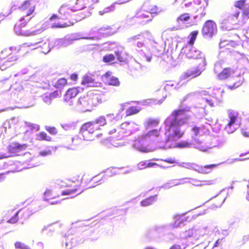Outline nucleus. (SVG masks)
<instances>
[{"instance_id":"0e129e2a","label":"nucleus","mask_w":249,"mask_h":249,"mask_svg":"<svg viewBox=\"0 0 249 249\" xmlns=\"http://www.w3.org/2000/svg\"><path fill=\"white\" fill-rule=\"evenodd\" d=\"M169 249H182L178 244H175L171 246Z\"/></svg>"},{"instance_id":"a18cd8bd","label":"nucleus","mask_w":249,"mask_h":249,"mask_svg":"<svg viewBox=\"0 0 249 249\" xmlns=\"http://www.w3.org/2000/svg\"><path fill=\"white\" fill-rule=\"evenodd\" d=\"M212 206L213 208H218L220 207L222 203V200H219V198H215L212 200Z\"/></svg>"},{"instance_id":"f704fd0d","label":"nucleus","mask_w":249,"mask_h":249,"mask_svg":"<svg viewBox=\"0 0 249 249\" xmlns=\"http://www.w3.org/2000/svg\"><path fill=\"white\" fill-rule=\"evenodd\" d=\"M147 12L149 14H158L161 12V10L156 5H150Z\"/></svg>"},{"instance_id":"49530a36","label":"nucleus","mask_w":249,"mask_h":249,"mask_svg":"<svg viewBox=\"0 0 249 249\" xmlns=\"http://www.w3.org/2000/svg\"><path fill=\"white\" fill-rule=\"evenodd\" d=\"M15 246L16 249H31L29 246L26 245L23 243L17 241L15 243Z\"/></svg>"},{"instance_id":"0eeeda50","label":"nucleus","mask_w":249,"mask_h":249,"mask_svg":"<svg viewBox=\"0 0 249 249\" xmlns=\"http://www.w3.org/2000/svg\"><path fill=\"white\" fill-rule=\"evenodd\" d=\"M203 64L201 68L196 67L193 68L190 70L184 72L182 75V78L186 79L187 78H194L201 74L202 71L204 70L206 65V60L204 58H202Z\"/></svg>"},{"instance_id":"c9c22d12","label":"nucleus","mask_w":249,"mask_h":249,"mask_svg":"<svg viewBox=\"0 0 249 249\" xmlns=\"http://www.w3.org/2000/svg\"><path fill=\"white\" fill-rule=\"evenodd\" d=\"M175 222L174 223V227H178L179 226V225L183 222L184 221V218H183V216L182 215H177L174 216Z\"/></svg>"},{"instance_id":"9b49d317","label":"nucleus","mask_w":249,"mask_h":249,"mask_svg":"<svg viewBox=\"0 0 249 249\" xmlns=\"http://www.w3.org/2000/svg\"><path fill=\"white\" fill-rule=\"evenodd\" d=\"M19 9L22 15L28 17L34 12L35 5L30 0H26L20 7Z\"/></svg>"},{"instance_id":"bb28decb","label":"nucleus","mask_w":249,"mask_h":249,"mask_svg":"<svg viewBox=\"0 0 249 249\" xmlns=\"http://www.w3.org/2000/svg\"><path fill=\"white\" fill-rule=\"evenodd\" d=\"M192 145V142L189 141H186L177 142L174 147L178 148H185L190 147Z\"/></svg>"},{"instance_id":"de8ad7c7","label":"nucleus","mask_w":249,"mask_h":249,"mask_svg":"<svg viewBox=\"0 0 249 249\" xmlns=\"http://www.w3.org/2000/svg\"><path fill=\"white\" fill-rule=\"evenodd\" d=\"M237 46V43L234 41H231L226 45V49L229 50H232V48H235Z\"/></svg>"},{"instance_id":"c756f323","label":"nucleus","mask_w":249,"mask_h":249,"mask_svg":"<svg viewBox=\"0 0 249 249\" xmlns=\"http://www.w3.org/2000/svg\"><path fill=\"white\" fill-rule=\"evenodd\" d=\"M155 201V196H150L142 201L141 204L142 206L145 207L153 204Z\"/></svg>"},{"instance_id":"7ed1b4c3","label":"nucleus","mask_w":249,"mask_h":249,"mask_svg":"<svg viewBox=\"0 0 249 249\" xmlns=\"http://www.w3.org/2000/svg\"><path fill=\"white\" fill-rule=\"evenodd\" d=\"M100 96L92 90L89 91L86 95L81 96L78 102L81 107L86 111H90L93 107L101 103Z\"/></svg>"},{"instance_id":"a878e982","label":"nucleus","mask_w":249,"mask_h":249,"mask_svg":"<svg viewBox=\"0 0 249 249\" xmlns=\"http://www.w3.org/2000/svg\"><path fill=\"white\" fill-rule=\"evenodd\" d=\"M140 111V108L138 107L132 106L126 110L125 114L126 116H129L138 113Z\"/></svg>"},{"instance_id":"2eb2a0df","label":"nucleus","mask_w":249,"mask_h":249,"mask_svg":"<svg viewBox=\"0 0 249 249\" xmlns=\"http://www.w3.org/2000/svg\"><path fill=\"white\" fill-rule=\"evenodd\" d=\"M26 144H21L18 142H12L7 146V150L10 154H14L26 149Z\"/></svg>"},{"instance_id":"20e7f679","label":"nucleus","mask_w":249,"mask_h":249,"mask_svg":"<svg viewBox=\"0 0 249 249\" xmlns=\"http://www.w3.org/2000/svg\"><path fill=\"white\" fill-rule=\"evenodd\" d=\"M182 124H178L177 121H171L166 131L169 132L166 138L167 142H175L181 138L185 131L181 129L180 126Z\"/></svg>"},{"instance_id":"aec40b11","label":"nucleus","mask_w":249,"mask_h":249,"mask_svg":"<svg viewBox=\"0 0 249 249\" xmlns=\"http://www.w3.org/2000/svg\"><path fill=\"white\" fill-rule=\"evenodd\" d=\"M240 14L239 11L231 8L228 12V20L230 21H236Z\"/></svg>"},{"instance_id":"b1692460","label":"nucleus","mask_w":249,"mask_h":249,"mask_svg":"<svg viewBox=\"0 0 249 249\" xmlns=\"http://www.w3.org/2000/svg\"><path fill=\"white\" fill-rule=\"evenodd\" d=\"M143 140H139L135 142L134 143V146L139 151L144 152L147 153L150 151L149 149L146 147L144 146L141 145V144L143 143Z\"/></svg>"},{"instance_id":"8fccbe9b","label":"nucleus","mask_w":249,"mask_h":249,"mask_svg":"<svg viewBox=\"0 0 249 249\" xmlns=\"http://www.w3.org/2000/svg\"><path fill=\"white\" fill-rule=\"evenodd\" d=\"M61 95V90H56L53 92L51 93L49 95V98H54L60 97Z\"/></svg>"},{"instance_id":"cd10ccee","label":"nucleus","mask_w":249,"mask_h":249,"mask_svg":"<svg viewBox=\"0 0 249 249\" xmlns=\"http://www.w3.org/2000/svg\"><path fill=\"white\" fill-rule=\"evenodd\" d=\"M161 128L154 129L149 131L145 135V137L151 138H157L160 135Z\"/></svg>"},{"instance_id":"69168bd1","label":"nucleus","mask_w":249,"mask_h":249,"mask_svg":"<svg viewBox=\"0 0 249 249\" xmlns=\"http://www.w3.org/2000/svg\"><path fill=\"white\" fill-rule=\"evenodd\" d=\"M12 156V155H7L5 153H2L0 152V159H2L4 158H7L8 157H10Z\"/></svg>"},{"instance_id":"ddd939ff","label":"nucleus","mask_w":249,"mask_h":249,"mask_svg":"<svg viewBox=\"0 0 249 249\" xmlns=\"http://www.w3.org/2000/svg\"><path fill=\"white\" fill-rule=\"evenodd\" d=\"M13 47L15 46L10 47L8 49H6L2 51L3 57H5L10 63L13 64V62L16 61L18 59V52H14L13 51Z\"/></svg>"},{"instance_id":"6e6552de","label":"nucleus","mask_w":249,"mask_h":249,"mask_svg":"<svg viewBox=\"0 0 249 249\" xmlns=\"http://www.w3.org/2000/svg\"><path fill=\"white\" fill-rule=\"evenodd\" d=\"M34 213V212L32 213L29 209H21L16 213L14 215L7 221V222L10 224L16 223L18 220V215L19 214L20 215L21 219L24 220H26Z\"/></svg>"},{"instance_id":"58836bf2","label":"nucleus","mask_w":249,"mask_h":249,"mask_svg":"<svg viewBox=\"0 0 249 249\" xmlns=\"http://www.w3.org/2000/svg\"><path fill=\"white\" fill-rule=\"evenodd\" d=\"M115 59V57L113 54H106L103 58V62L107 63L112 62Z\"/></svg>"},{"instance_id":"5fc2aeb1","label":"nucleus","mask_w":249,"mask_h":249,"mask_svg":"<svg viewBox=\"0 0 249 249\" xmlns=\"http://www.w3.org/2000/svg\"><path fill=\"white\" fill-rule=\"evenodd\" d=\"M46 130L52 135H56L57 133V131L55 127H47Z\"/></svg>"},{"instance_id":"dca6fc26","label":"nucleus","mask_w":249,"mask_h":249,"mask_svg":"<svg viewBox=\"0 0 249 249\" xmlns=\"http://www.w3.org/2000/svg\"><path fill=\"white\" fill-rule=\"evenodd\" d=\"M136 18H138V21L141 23H146L151 21L152 17L147 11H141L137 13Z\"/></svg>"},{"instance_id":"6e6d98bb","label":"nucleus","mask_w":249,"mask_h":249,"mask_svg":"<svg viewBox=\"0 0 249 249\" xmlns=\"http://www.w3.org/2000/svg\"><path fill=\"white\" fill-rule=\"evenodd\" d=\"M147 160L140 161L138 163V167L140 169H143L147 168Z\"/></svg>"},{"instance_id":"412c9836","label":"nucleus","mask_w":249,"mask_h":249,"mask_svg":"<svg viewBox=\"0 0 249 249\" xmlns=\"http://www.w3.org/2000/svg\"><path fill=\"white\" fill-rule=\"evenodd\" d=\"M239 113L237 111H231L229 113L230 121L226 126V129H228L233 125L238 117Z\"/></svg>"},{"instance_id":"2f4dec72","label":"nucleus","mask_w":249,"mask_h":249,"mask_svg":"<svg viewBox=\"0 0 249 249\" xmlns=\"http://www.w3.org/2000/svg\"><path fill=\"white\" fill-rule=\"evenodd\" d=\"M74 21H69L68 22H64L63 24L58 23L53 24L52 27L53 28H66L71 26H72L74 24Z\"/></svg>"},{"instance_id":"09e8293b","label":"nucleus","mask_w":249,"mask_h":249,"mask_svg":"<svg viewBox=\"0 0 249 249\" xmlns=\"http://www.w3.org/2000/svg\"><path fill=\"white\" fill-rule=\"evenodd\" d=\"M242 13L243 18H249V5H247L244 8Z\"/></svg>"},{"instance_id":"9d476101","label":"nucleus","mask_w":249,"mask_h":249,"mask_svg":"<svg viewBox=\"0 0 249 249\" xmlns=\"http://www.w3.org/2000/svg\"><path fill=\"white\" fill-rule=\"evenodd\" d=\"M79 92L78 88L74 87L69 89L67 90L64 98L66 105L69 106H72L73 103L71 99L76 97Z\"/></svg>"},{"instance_id":"774afa93","label":"nucleus","mask_w":249,"mask_h":249,"mask_svg":"<svg viewBox=\"0 0 249 249\" xmlns=\"http://www.w3.org/2000/svg\"><path fill=\"white\" fill-rule=\"evenodd\" d=\"M157 165L156 163L155 162H149L147 161V168H150L154 166V165Z\"/></svg>"},{"instance_id":"338daca9","label":"nucleus","mask_w":249,"mask_h":249,"mask_svg":"<svg viewBox=\"0 0 249 249\" xmlns=\"http://www.w3.org/2000/svg\"><path fill=\"white\" fill-rule=\"evenodd\" d=\"M205 101L211 107H214V103L212 100L206 98Z\"/></svg>"},{"instance_id":"864d4df0","label":"nucleus","mask_w":249,"mask_h":249,"mask_svg":"<svg viewBox=\"0 0 249 249\" xmlns=\"http://www.w3.org/2000/svg\"><path fill=\"white\" fill-rule=\"evenodd\" d=\"M115 53L118 61L120 62H124L125 61V58L122 55V52L119 51H115Z\"/></svg>"},{"instance_id":"13d9d810","label":"nucleus","mask_w":249,"mask_h":249,"mask_svg":"<svg viewBox=\"0 0 249 249\" xmlns=\"http://www.w3.org/2000/svg\"><path fill=\"white\" fill-rule=\"evenodd\" d=\"M162 160L165 162L170 163V164H173V163H175L176 162V160L174 158H172Z\"/></svg>"},{"instance_id":"c85d7f7f","label":"nucleus","mask_w":249,"mask_h":249,"mask_svg":"<svg viewBox=\"0 0 249 249\" xmlns=\"http://www.w3.org/2000/svg\"><path fill=\"white\" fill-rule=\"evenodd\" d=\"M198 33L199 32L197 30L193 31L190 33L189 35L190 39L187 43V45H190L193 46L194 45Z\"/></svg>"},{"instance_id":"f8f14e48","label":"nucleus","mask_w":249,"mask_h":249,"mask_svg":"<svg viewBox=\"0 0 249 249\" xmlns=\"http://www.w3.org/2000/svg\"><path fill=\"white\" fill-rule=\"evenodd\" d=\"M13 47L15 46L10 47L8 49H6L2 51L3 57H5L10 63L13 64V62L16 61L18 59V52H14L13 51Z\"/></svg>"},{"instance_id":"37998d69","label":"nucleus","mask_w":249,"mask_h":249,"mask_svg":"<svg viewBox=\"0 0 249 249\" xmlns=\"http://www.w3.org/2000/svg\"><path fill=\"white\" fill-rule=\"evenodd\" d=\"M21 30L26 31L29 34L28 35H20V36H29L36 34V31L30 29L28 25H23L22 27H21Z\"/></svg>"},{"instance_id":"79ce46f5","label":"nucleus","mask_w":249,"mask_h":249,"mask_svg":"<svg viewBox=\"0 0 249 249\" xmlns=\"http://www.w3.org/2000/svg\"><path fill=\"white\" fill-rule=\"evenodd\" d=\"M67 85V81L64 78L59 79L55 83V87L57 88H62Z\"/></svg>"},{"instance_id":"393cba45","label":"nucleus","mask_w":249,"mask_h":249,"mask_svg":"<svg viewBox=\"0 0 249 249\" xmlns=\"http://www.w3.org/2000/svg\"><path fill=\"white\" fill-rule=\"evenodd\" d=\"M13 64L10 63L5 57L3 56L0 59V69L2 71L6 70L7 68L13 65Z\"/></svg>"},{"instance_id":"680f3d73","label":"nucleus","mask_w":249,"mask_h":249,"mask_svg":"<svg viewBox=\"0 0 249 249\" xmlns=\"http://www.w3.org/2000/svg\"><path fill=\"white\" fill-rule=\"evenodd\" d=\"M70 78L72 81H76L78 79V74L76 73H72L70 76Z\"/></svg>"},{"instance_id":"a19ab883","label":"nucleus","mask_w":249,"mask_h":249,"mask_svg":"<svg viewBox=\"0 0 249 249\" xmlns=\"http://www.w3.org/2000/svg\"><path fill=\"white\" fill-rule=\"evenodd\" d=\"M99 2L98 0H77L76 3L77 4H81L84 7V5L89 3L93 4Z\"/></svg>"},{"instance_id":"473e14b6","label":"nucleus","mask_w":249,"mask_h":249,"mask_svg":"<svg viewBox=\"0 0 249 249\" xmlns=\"http://www.w3.org/2000/svg\"><path fill=\"white\" fill-rule=\"evenodd\" d=\"M184 237L185 238H190V237H196V231L192 229H189L186 230L184 232Z\"/></svg>"},{"instance_id":"ea45409f","label":"nucleus","mask_w":249,"mask_h":249,"mask_svg":"<svg viewBox=\"0 0 249 249\" xmlns=\"http://www.w3.org/2000/svg\"><path fill=\"white\" fill-rule=\"evenodd\" d=\"M246 0H238L234 2V6L235 7L243 10L244 8L247 6L246 4Z\"/></svg>"},{"instance_id":"4be33fe9","label":"nucleus","mask_w":249,"mask_h":249,"mask_svg":"<svg viewBox=\"0 0 249 249\" xmlns=\"http://www.w3.org/2000/svg\"><path fill=\"white\" fill-rule=\"evenodd\" d=\"M160 123V120L157 118H149L144 123V127L148 129L157 126Z\"/></svg>"},{"instance_id":"f3484780","label":"nucleus","mask_w":249,"mask_h":249,"mask_svg":"<svg viewBox=\"0 0 249 249\" xmlns=\"http://www.w3.org/2000/svg\"><path fill=\"white\" fill-rule=\"evenodd\" d=\"M100 83L95 82L90 76L86 75L83 76L81 85L87 87H98Z\"/></svg>"},{"instance_id":"39448f33","label":"nucleus","mask_w":249,"mask_h":249,"mask_svg":"<svg viewBox=\"0 0 249 249\" xmlns=\"http://www.w3.org/2000/svg\"><path fill=\"white\" fill-rule=\"evenodd\" d=\"M190 111L191 108L190 107L174 110L171 113V116L173 118L172 121H177L178 123L179 124H185L190 118L188 113Z\"/></svg>"},{"instance_id":"f257e3e1","label":"nucleus","mask_w":249,"mask_h":249,"mask_svg":"<svg viewBox=\"0 0 249 249\" xmlns=\"http://www.w3.org/2000/svg\"><path fill=\"white\" fill-rule=\"evenodd\" d=\"M100 179H97V177L90 178L89 176L84 175L81 178L80 185L71 184L68 188L62 191L60 194L52 190H46L44 193V199L51 204H57L60 202V196H76L83 191L84 189L81 187V185L83 187L90 188L97 185Z\"/></svg>"},{"instance_id":"052dcab7","label":"nucleus","mask_w":249,"mask_h":249,"mask_svg":"<svg viewBox=\"0 0 249 249\" xmlns=\"http://www.w3.org/2000/svg\"><path fill=\"white\" fill-rule=\"evenodd\" d=\"M9 172L2 173L0 174V182L3 181L6 178L5 175H7Z\"/></svg>"},{"instance_id":"1a4fd4ad","label":"nucleus","mask_w":249,"mask_h":249,"mask_svg":"<svg viewBox=\"0 0 249 249\" xmlns=\"http://www.w3.org/2000/svg\"><path fill=\"white\" fill-rule=\"evenodd\" d=\"M182 53L189 59H197L200 57L202 53L193 46L185 45L182 49Z\"/></svg>"},{"instance_id":"4d7b16f0","label":"nucleus","mask_w":249,"mask_h":249,"mask_svg":"<svg viewBox=\"0 0 249 249\" xmlns=\"http://www.w3.org/2000/svg\"><path fill=\"white\" fill-rule=\"evenodd\" d=\"M192 131L193 132L195 136L196 137L199 133L200 128L196 126H194L192 127Z\"/></svg>"},{"instance_id":"f03ea898","label":"nucleus","mask_w":249,"mask_h":249,"mask_svg":"<svg viewBox=\"0 0 249 249\" xmlns=\"http://www.w3.org/2000/svg\"><path fill=\"white\" fill-rule=\"evenodd\" d=\"M107 124L106 119L104 116H100L95 121L88 122L84 124L81 127L80 133L86 141H91L94 139L95 136L97 138L102 135V133H97L103 126Z\"/></svg>"},{"instance_id":"4c0bfd02","label":"nucleus","mask_w":249,"mask_h":249,"mask_svg":"<svg viewBox=\"0 0 249 249\" xmlns=\"http://www.w3.org/2000/svg\"><path fill=\"white\" fill-rule=\"evenodd\" d=\"M190 19V14L188 13H184L180 15L177 19L178 22L187 21Z\"/></svg>"},{"instance_id":"72a5a7b5","label":"nucleus","mask_w":249,"mask_h":249,"mask_svg":"<svg viewBox=\"0 0 249 249\" xmlns=\"http://www.w3.org/2000/svg\"><path fill=\"white\" fill-rule=\"evenodd\" d=\"M243 84V80L240 78H238L237 80L231 85L228 86V89H234L240 87Z\"/></svg>"},{"instance_id":"7c9ffc66","label":"nucleus","mask_w":249,"mask_h":249,"mask_svg":"<svg viewBox=\"0 0 249 249\" xmlns=\"http://www.w3.org/2000/svg\"><path fill=\"white\" fill-rule=\"evenodd\" d=\"M37 139L39 141H46L48 142L52 141V138L48 136L47 133L44 132H41L37 134Z\"/></svg>"},{"instance_id":"a211bd4d","label":"nucleus","mask_w":249,"mask_h":249,"mask_svg":"<svg viewBox=\"0 0 249 249\" xmlns=\"http://www.w3.org/2000/svg\"><path fill=\"white\" fill-rule=\"evenodd\" d=\"M234 72L231 68L228 67L225 68L218 74L217 78L221 80H226L229 78L231 75Z\"/></svg>"},{"instance_id":"bf43d9fd","label":"nucleus","mask_w":249,"mask_h":249,"mask_svg":"<svg viewBox=\"0 0 249 249\" xmlns=\"http://www.w3.org/2000/svg\"><path fill=\"white\" fill-rule=\"evenodd\" d=\"M51 154V151L50 150H45L40 151L39 154L42 156H46L47 155H50Z\"/></svg>"},{"instance_id":"6ab92c4d","label":"nucleus","mask_w":249,"mask_h":249,"mask_svg":"<svg viewBox=\"0 0 249 249\" xmlns=\"http://www.w3.org/2000/svg\"><path fill=\"white\" fill-rule=\"evenodd\" d=\"M12 48L13 52H18V54L21 56L25 55L29 52V47L25 44L15 46Z\"/></svg>"},{"instance_id":"4468645a","label":"nucleus","mask_w":249,"mask_h":249,"mask_svg":"<svg viewBox=\"0 0 249 249\" xmlns=\"http://www.w3.org/2000/svg\"><path fill=\"white\" fill-rule=\"evenodd\" d=\"M30 18H29L25 19L24 18H22L19 21L17 22L15 25L14 29L18 35H28L29 34L26 31L22 30L21 27H22L23 25H27Z\"/></svg>"},{"instance_id":"3c124183","label":"nucleus","mask_w":249,"mask_h":249,"mask_svg":"<svg viewBox=\"0 0 249 249\" xmlns=\"http://www.w3.org/2000/svg\"><path fill=\"white\" fill-rule=\"evenodd\" d=\"M72 142L73 146L76 147L80 145L82 143V141L78 136H75L72 138Z\"/></svg>"},{"instance_id":"5701e85b","label":"nucleus","mask_w":249,"mask_h":249,"mask_svg":"<svg viewBox=\"0 0 249 249\" xmlns=\"http://www.w3.org/2000/svg\"><path fill=\"white\" fill-rule=\"evenodd\" d=\"M220 164L219 163H215V164H211L208 165H205L204 166H202L199 168V172L203 174H208L210 173L212 170L217 167Z\"/></svg>"},{"instance_id":"603ef678","label":"nucleus","mask_w":249,"mask_h":249,"mask_svg":"<svg viewBox=\"0 0 249 249\" xmlns=\"http://www.w3.org/2000/svg\"><path fill=\"white\" fill-rule=\"evenodd\" d=\"M130 123L129 122H124L121 125V128L123 129H124L126 131H130L131 129V127L130 126Z\"/></svg>"},{"instance_id":"e2e57ef3","label":"nucleus","mask_w":249,"mask_h":249,"mask_svg":"<svg viewBox=\"0 0 249 249\" xmlns=\"http://www.w3.org/2000/svg\"><path fill=\"white\" fill-rule=\"evenodd\" d=\"M114 10V7L111 6L110 7H106L104 9V12L109 13Z\"/></svg>"},{"instance_id":"423d86ee","label":"nucleus","mask_w":249,"mask_h":249,"mask_svg":"<svg viewBox=\"0 0 249 249\" xmlns=\"http://www.w3.org/2000/svg\"><path fill=\"white\" fill-rule=\"evenodd\" d=\"M217 32V26L212 20H207L202 28V35L204 37L211 38Z\"/></svg>"},{"instance_id":"c03bdc74","label":"nucleus","mask_w":249,"mask_h":249,"mask_svg":"<svg viewBox=\"0 0 249 249\" xmlns=\"http://www.w3.org/2000/svg\"><path fill=\"white\" fill-rule=\"evenodd\" d=\"M241 134L245 137H249V121L241 129Z\"/></svg>"},{"instance_id":"e433bc0d","label":"nucleus","mask_w":249,"mask_h":249,"mask_svg":"<svg viewBox=\"0 0 249 249\" xmlns=\"http://www.w3.org/2000/svg\"><path fill=\"white\" fill-rule=\"evenodd\" d=\"M108 84L110 85L118 87L120 85L119 79L116 77H112L107 80Z\"/></svg>"}]
</instances>
